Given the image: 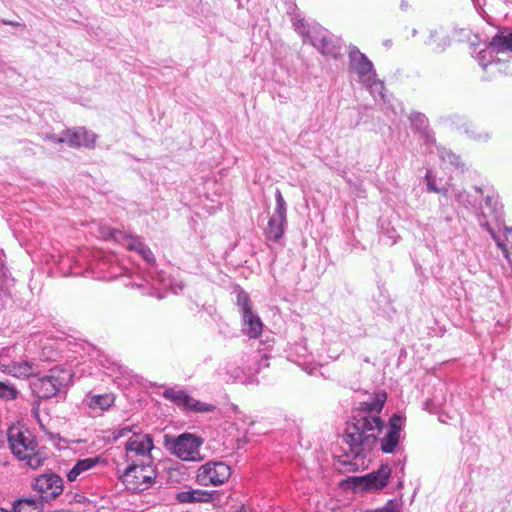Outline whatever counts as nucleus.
<instances>
[{
    "label": "nucleus",
    "instance_id": "1",
    "mask_svg": "<svg viewBox=\"0 0 512 512\" xmlns=\"http://www.w3.org/2000/svg\"><path fill=\"white\" fill-rule=\"evenodd\" d=\"M386 400V392L376 393L369 400L360 403L351 422L346 424L344 438L352 456V460L342 461L347 471H357L364 467L365 460L377 443V436L385 426L379 414Z\"/></svg>",
    "mask_w": 512,
    "mask_h": 512
},
{
    "label": "nucleus",
    "instance_id": "2",
    "mask_svg": "<svg viewBox=\"0 0 512 512\" xmlns=\"http://www.w3.org/2000/svg\"><path fill=\"white\" fill-rule=\"evenodd\" d=\"M473 190L480 196L475 211L479 225L491 235L498 248L502 251L504 258L512 265L506 243L500 239L495 229L492 227V223L496 226L502 224L504 218L503 205L499 200L498 194L492 188L482 186H474Z\"/></svg>",
    "mask_w": 512,
    "mask_h": 512
},
{
    "label": "nucleus",
    "instance_id": "3",
    "mask_svg": "<svg viewBox=\"0 0 512 512\" xmlns=\"http://www.w3.org/2000/svg\"><path fill=\"white\" fill-rule=\"evenodd\" d=\"M9 447L12 453L32 469L40 467L45 456L37 450L38 443L32 433L20 426H10L6 432Z\"/></svg>",
    "mask_w": 512,
    "mask_h": 512
},
{
    "label": "nucleus",
    "instance_id": "4",
    "mask_svg": "<svg viewBox=\"0 0 512 512\" xmlns=\"http://www.w3.org/2000/svg\"><path fill=\"white\" fill-rule=\"evenodd\" d=\"M295 31L302 37L304 43L310 42L323 55L338 58L341 54V40L327 29L313 25L309 26L304 19H293Z\"/></svg>",
    "mask_w": 512,
    "mask_h": 512
},
{
    "label": "nucleus",
    "instance_id": "5",
    "mask_svg": "<svg viewBox=\"0 0 512 512\" xmlns=\"http://www.w3.org/2000/svg\"><path fill=\"white\" fill-rule=\"evenodd\" d=\"M72 372L62 366H54L46 374L34 375L30 386L35 396L50 399L64 392L72 381Z\"/></svg>",
    "mask_w": 512,
    "mask_h": 512
},
{
    "label": "nucleus",
    "instance_id": "6",
    "mask_svg": "<svg viewBox=\"0 0 512 512\" xmlns=\"http://www.w3.org/2000/svg\"><path fill=\"white\" fill-rule=\"evenodd\" d=\"M151 461L132 463L120 476V480L131 491H144L152 486L156 473Z\"/></svg>",
    "mask_w": 512,
    "mask_h": 512
},
{
    "label": "nucleus",
    "instance_id": "7",
    "mask_svg": "<svg viewBox=\"0 0 512 512\" xmlns=\"http://www.w3.org/2000/svg\"><path fill=\"white\" fill-rule=\"evenodd\" d=\"M31 488L42 503H50L63 493L64 481L56 473H44L35 477Z\"/></svg>",
    "mask_w": 512,
    "mask_h": 512
},
{
    "label": "nucleus",
    "instance_id": "8",
    "mask_svg": "<svg viewBox=\"0 0 512 512\" xmlns=\"http://www.w3.org/2000/svg\"><path fill=\"white\" fill-rule=\"evenodd\" d=\"M231 476V468L222 461H208L200 466L196 474V482L201 486H219Z\"/></svg>",
    "mask_w": 512,
    "mask_h": 512
},
{
    "label": "nucleus",
    "instance_id": "9",
    "mask_svg": "<svg viewBox=\"0 0 512 512\" xmlns=\"http://www.w3.org/2000/svg\"><path fill=\"white\" fill-rule=\"evenodd\" d=\"M391 473L392 470L388 464H381L376 471L360 477H351L349 481L356 491H379L387 486Z\"/></svg>",
    "mask_w": 512,
    "mask_h": 512
},
{
    "label": "nucleus",
    "instance_id": "10",
    "mask_svg": "<svg viewBox=\"0 0 512 512\" xmlns=\"http://www.w3.org/2000/svg\"><path fill=\"white\" fill-rule=\"evenodd\" d=\"M167 445L173 455L177 456L183 461H197L201 459L200 446L202 440L192 434L183 433Z\"/></svg>",
    "mask_w": 512,
    "mask_h": 512
},
{
    "label": "nucleus",
    "instance_id": "11",
    "mask_svg": "<svg viewBox=\"0 0 512 512\" xmlns=\"http://www.w3.org/2000/svg\"><path fill=\"white\" fill-rule=\"evenodd\" d=\"M348 60L349 70L356 74L359 83L369 81L376 73L372 61L354 45L349 46Z\"/></svg>",
    "mask_w": 512,
    "mask_h": 512
},
{
    "label": "nucleus",
    "instance_id": "12",
    "mask_svg": "<svg viewBox=\"0 0 512 512\" xmlns=\"http://www.w3.org/2000/svg\"><path fill=\"white\" fill-rule=\"evenodd\" d=\"M404 419L401 413H394L390 417L387 432L384 437L380 439V449L383 453L393 454L397 451Z\"/></svg>",
    "mask_w": 512,
    "mask_h": 512
},
{
    "label": "nucleus",
    "instance_id": "13",
    "mask_svg": "<svg viewBox=\"0 0 512 512\" xmlns=\"http://www.w3.org/2000/svg\"><path fill=\"white\" fill-rule=\"evenodd\" d=\"M111 236L128 250L135 251L148 265L155 263V257L151 249L138 236L127 235L121 231H113Z\"/></svg>",
    "mask_w": 512,
    "mask_h": 512
},
{
    "label": "nucleus",
    "instance_id": "14",
    "mask_svg": "<svg viewBox=\"0 0 512 512\" xmlns=\"http://www.w3.org/2000/svg\"><path fill=\"white\" fill-rule=\"evenodd\" d=\"M111 236L128 250L135 251L148 265L155 263V257L151 249L138 236L127 235L121 231H113Z\"/></svg>",
    "mask_w": 512,
    "mask_h": 512
},
{
    "label": "nucleus",
    "instance_id": "15",
    "mask_svg": "<svg viewBox=\"0 0 512 512\" xmlns=\"http://www.w3.org/2000/svg\"><path fill=\"white\" fill-rule=\"evenodd\" d=\"M118 278L124 279L123 284L126 287L143 288L144 284L147 282L146 278L134 272L132 268L120 263L119 259L116 257V260L112 263V266H110V274H105L104 280H114Z\"/></svg>",
    "mask_w": 512,
    "mask_h": 512
},
{
    "label": "nucleus",
    "instance_id": "16",
    "mask_svg": "<svg viewBox=\"0 0 512 512\" xmlns=\"http://www.w3.org/2000/svg\"><path fill=\"white\" fill-rule=\"evenodd\" d=\"M153 449V440L149 434H142L138 431H133L132 437L126 444V452L128 458L134 456L142 457L145 461H151V450Z\"/></svg>",
    "mask_w": 512,
    "mask_h": 512
},
{
    "label": "nucleus",
    "instance_id": "17",
    "mask_svg": "<svg viewBox=\"0 0 512 512\" xmlns=\"http://www.w3.org/2000/svg\"><path fill=\"white\" fill-rule=\"evenodd\" d=\"M60 142H66L71 147H93L96 141V134L85 128L67 130L59 139Z\"/></svg>",
    "mask_w": 512,
    "mask_h": 512
},
{
    "label": "nucleus",
    "instance_id": "18",
    "mask_svg": "<svg viewBox=\"0 0 512 512\" xmlns=\"http://www.w3.org/2000/svg\"><path fill=\"white\" fill-rule=\"evenodd\" d=\"M94 259L90 263V269L92 270L93 276L97 279L104 280L105 274H110V266L116 260V255L103 252H96L93 255Z\"/></svg>",
    "mask_w": 512,
    "mask_h": 512
},
{
    "label": "nucleus",
    "instance_id": "19",
    "mask_svg": "<svg viewBox=\"0 0 512 512\" xmlns=\"http://www.w3.org/2000/svg\"><path fill=\"white\" fill-rule=\"evenodd\" d=\"M489 43L496 54L512 51V28L499 29Z\"/></svg>",
    "mask_w": 512,
    "mask_h": 512
},
{
    "label": "nucleus",
    "instance_id": "20",
    "mask_svg": "<svg viewBox=\"0 0 512 512\" xmlns=\"http://www.w3.org/2000/svg\"><path fill=\"white\" fill-rule=\"evenodd\" d=\"M2 372L17 378L33 377L34 364L29 361H11L1 365Z\"/></svg>",
    "mask_w": 512,
    "mask_h": 512
},
{
    "label": "nucleus",
    "instance_id": "21",
    "mask_svg": "<svg viewBox=\"0 0 512 512\" xmlns=\"http://www.w3.org/2000/svg\"><path fill=\"white\" fill-rule=\"evenodd\" d=\"M115 396L112 393L92 394L88 393L83 403L92 410L106 411L114 405Z\"/></svg>",
    "mask_w": 512,
    "mask_h": 512
},
{
    "label": "nucleus",
    "instance_id": "22",
    "mask_svg": "<svg viewBox=\"0 0 512 512\" xmlns=\"http://www.w3.org/2000/svg\"><path fill=\"white\" fill-rule=\"evenodd\" d=\"M242 316V331L245 335L250 338L258 337L263 329V323L260 317L253 312V310L247 313L241 314Z\"/></svg>",
    "mask_w": 512,
    "mask_h": 512
},
{
    "label": "nucleus",
    "instance_id": "23",
    "mask_svg": "<svg viewBox=\"0 0 512 512\" xmlns=\"http://www.w3.org/2000/svg\"><path fill=\"white\" fill-rule=\"evenodd\" d=\"M454 200L466 209L476 211L478 201L480 199L479 194L475 191L474 193L468 192L465 189L452 188Z\"/></svg>",
    "mask_w": 512,
    "mask_h": 512
},
{
    "label": "nucleus",
    "instance_id": "24",
    "mask_svg": "<svg viewBox=\"0 0 512 512\" xmlns=\"http://www.w3.org/2000/svg\"><path fill=\"white\" fill-rule=\"evenodd\" d=\"M425 44L430 46L431 49L436 53L443 52L447 47L450 46V37L443 34L438 29L430 30L428 38L425 40Z\"/></svg>",
    "mask_w": 512,
    "mask_h": 512
},
{
    "label": "nucleus",
    "instance_id": "25",
    "mask_svg": "<svg viewBox=\"0 0 512 512\" xmlns=\"http://www.w3.org/2000/svg\"><path fill=\"white\" fill-rule=\"evenodd\" d=\"M460 129L471 140L479 143H486L492 137V132L483 130L472 122H464Z\"/></svg>",
    "mask_w": 512,
    "mask_h": 512
},
{
    "label": "nucleus",
    "instance_id": "26",
    "mask_svg": "<svg viewBox=\"0 0 512 512\" xmlns=\"http://www.w3.org/2000/svg\"><path fill=\"white\" fill-rule=\"evenodd\" d=\"M176 499L180 503L209 502L212 500V494L200 489H191L178 492Z\"/></svg>",
    "mask_w": 512,
    "mask_h": 512
},
{
    "label": "nucleus",
    "instance_id": "27",
    "mask_svg": "<svg viewBox=\"0 0 512 512\" xmlns=\"http://www.w3.org/2000/svg\"><path fill=\"white\" fill-rule=\"evenodd\" d=\"M100 461L99 457H90L78 460L72 469L67 473V480L74 482L83 472L90 470Z\"/></svg>",
    "mask_w": 512,
    "mask_h": 512
},
{
    "label": "nucleus",
    "instance_id": "28",
    "mask_svg": "<svg viewBox=\"0 0 512 512\" xmlns=\"http://www.w3.org/2000/svg\"><path fill=\"white\" fill-rule=\"evenodd\" d=\"M287 220H282L279 217L271 216L268 221V226L265 230V235L268 240L278 242L284 234V225Z\"/></svg>",
    "mask_w": 512,
    "mask_h": 512
},
{
    "label": "nucleus",
    "instance_id": "29",
    "mask_svg": "<svg viewBox=\"0 0 512 512\" xmlns=\"http://www.w3.org/2000/svg\"><path fill=\"white\" fill-rule=\"evenodd\" d=\"M361 84L369 91L375 101L384 100V82L377 77V73L369 77V81L361 82Z\"/></svg>",
    "mask_w": 512,
    "mask_h": 512
},
{
    "label": "nucleus",
    "instance_id": "30",
    "mask_svg": "<svg viewBox=\"0 0 512 512\" xmlns=\"http://www.w3.org/2000/svg\"><path fill=\"white\" fill-rule=\"evenodd\" d=\"M162 396L181 409L185 404H187V400L190 397L185 390L175 388H166L163 391Z\"/></svg>",
    "mask_w": 512,
    "mask_h": 512
},
{
    "label": "nucleus",
    "instance_id": "31",
    "mask_svg": "<svg viewBox=\"0 0 512 512\" xmlns=\"http://www.w3.org/2000/svg\"><path fill=\"white\" fill-rule=\"evenodd\" d=\"M234 293L236 294V305L240 313L243 314L251 311L252 303L249 294L239 285L234 287Z\"/></svg>",
    "mask_w": 512,
    "mask_h": 512
},
{
    "label": "nucleus",
    "instance_id": "32",
    "mask_svg": "<svg viewBox=\"0 0 512 512\" xmlns=\"http://www.w3.org/2000/svg\"><path fill=\"white\" fill-rule=\"evenodd\" d=\"M215 409V406L209 403L201 402L199 400L194 399L193 397H189L187 400V404L182 407V410L185 412H194V413H206L211 412Z\"/></svg>",
    "mask_w": 512,
    "mask_h": 512
},
{
    "label": "nucleus",
    "instance_id": "33",
    "mask_svg": "<svg viewBox=\"0 0 512 512\" xmlns=\"http://www.w3.org/2000/svg\"><path fill=\"white\" fill-rule=\"evenodd\" d=\"M495 51H492L490 44L487 48L479 51L476 55V61L483 68L486 69L490 65L497 64L499 59L494 55Z\"/></svg>",
    "mask_w": 512,
    "mask_h": 512
},
{
    "label": "nucleus",
    "instance_id": "34",
    "mask_svg": "<svg viewBox=\"0 0 512 512\" xmlns=\"http://www.w3.org/2000/svg\"><path fill=\"white\" fill-rule=\"evenodd\" d=\"M438 155L442 162L448 163L456 169H463V164L460 161V157L451 150L444 147H438Z\"/></svg>",
    "mask_w": 512,
    "mask_h": 512
},
{
    "label": "nucleus",
    "instance_id": "35",
    "mask_svg": "<svg viewBox=\"0 0 512 512\" xmlns=\"http://www.w3.org/2000/svg\"><path fill=\"white\" fill-rule=\"evenodd\" d=\"M409 121L411 123L412 129L418 133L426 131V129L429 127L428 118L421 112H412L409 116Z\"/></svg>",
    "mask_w": 512,
    "mask_h": 512
},
{
    "label": "nucleus",
    "instance_id": "36",
    "mask_svg": "<svg viewBox=\"0 0 512 512\" xmlns=\"http://www.w3.org/2000/svg\"><path fill=\"white\" fill-rule=\"evenodd\" d=\"M307 356H308V349L306 346L305 339H301L300 342L295 343L291 347L289 357L291 358L292 361L297 362L299 365H301L299 360L305 359Z\"/></svg>",
    "mask_w": 512,
    "mask_h": 512
},
{
    "label": "nucleus",
    "instance_id": "37",
    "mask_svg": "<svg viewBox=\"0 0 512 512\" xmlns=\"http://www.w3.org/2000/svg\"><path fill=\"white\" fill-rule=\"evenodd\" d=\"M275 201H276V207L274 210V213L272 216L279 217L282 220H287V205L286 201L284 200L282 193L280 189H276L275 191Z\"/></svg>",
    "mask_w": 512,
    "mask_h": 512
},
{
    "label": "nucleus",
    "instance_id": "38",
    "mask_svg": "<svg viewBox=\"0 0 512 512\" xmlns=\"http://www.w3.org/2000/svg\"><path fill=\"white\" fill-rule=\"evenodd\" d=\"M254 366L249 367L251 373H259L262 369L267 368L269 366L270 355L267 353H261L258 351L256 355L253 357Z\"/></svg>",
    "mask_w": 512,
    "mask_h": 512
},
{
    "label": "nucleus",
    "instance_id": "39",
    "mask_svg": "<svg viewBox=\"0 0 512 512\" xmlns=\"http://www.w3.org/2000/svg\"><path fill=\"white\" fill-rule=\"evenodd\" d=\"M18 396V391L14 385L0 381V398L5 400H14Z\"/></svg>",
    "mask_w": 512,
    "mask_h": 512
},
{
    "label": "nucleus",
    "instance_id": "40",
    "mask_svg": "<svg viewBox=\"0 0 512 512\" xmlns=\"http://www.w3.org/2000/svg\"><path fill=\"white\" fill-rule=\"evenodd\" d=\"M400 238L399 234L394 228H388L383 231L380 236V241L385 245H394Z\"/></svg>",
    "mask_w": 512,
    "mask_h": 512
},
{
    "label": "nucleus",
    "instance_id": "41",
    "mask_svg": "<svg viewBox=\"0 0 512 512\" xmlns=\"http://www.w3.org/2000/svg\"><path fill=\"white\" fill-rule=\"evenodd\" d=\"M425 182H426L427 191L440 192V188L436 184V176L431 169H428L426 171Z\"/></svg>",
    "mask_w": 512,
    "mask_h": 512
},
{
    "label": "nucleus",
    "instance_id": "42",
    "mask_svg": "<svg viewBox=\"0 0 512 512\" xmlns=\"http://www.w3.org/2000/svg\"><path fill=\"white\" fill-rule=\"evenodd\" d=\"M136 429H138L136 426L121 427L113 432V438L114 440H118L119 438L128 435L130 432L133 433V431H136Z\"/></svg>",
    "mask_w": 512,
    "mask_h": 512
},
{
    "label": "nucleus",
    "instance_id": "43",
    "mask_svg": "<svg viewBox=\"0 0 512 512\" xmlns=\"http://www.w3.org/2000/svg\"><path fill=\"white\" fill-rule=\"evenodd\" d=\"M366 512H399L397 504L394 500H389L382 508L368 510Z\"/></svg>",
    "mask_w": 512,
    "mask_h": 512
},
{
    "label": "nucleus",
    "instance_id": "44",
    "mask_svg": "<svg viewBox=\"0 0 512 512\" xmlns=\"http://www.w3.org/2000/svg\"><path fill=\"white\" fill-rule=\"evenodd\" d=\"M419 134L424 138L427 145L436 144L434 132L429 127L426 129V131H422Z\"/></svg>",
    "mask_w": 512,
    "mask_h": 512
},
{
    "label": "nucleus",
    "instance_id": "45",
    "mask_svg": "<svg viewBox=\"0 0 512 512\" xmlns=\"http://www.w3.org/2000/svg\"><path fill=\"white\" fill-rule=\"evenodd\" d=\"M185 285L182 281L173 280L170 283V289L174 294H179L183 291Z\"/></svg>",
    "mask_w": 512,
    "mask_h": 512
},
{
    "label": "nucleus",
    "instance_id": "46",
    "mask_svg": "<svg viewBox=\"0 0 512 512\" xmlns=\"http://www.w3.org/2000/svg\"><path fill=\"white\" fill-rule=\"evenodd\" d=\"M498 228H503V231H504V236H505V240L506 242L508 243H511L512 244V226L511 227H508L504 224V222L502 224H500L499 226H497Z\"/></svg>",
    "mask_w": 512,
    "mask_h": 512
},
{
    "label": "nucleus",
    "instance_id": "47",
    "mask_svg": "<svg viewBox=\"0 0 512 512\" xmlns=\"http://www.w3.org/2000/svg\"><path fill=\"white\" fill-rule=\"evenodd\" d=\"M440 218L443 219L446 223H449L452 221V215L449 213H446L445 210H441Z\"/></svg>",
    "mask_w": 512,
    "mask_h": 512
},
{
    "label": "nucleus",
    "instance_id": "48",
    "mask_svg": "<svg viewBox=\"0 0 512 512\" xmlns=\"http://www.w3.org/2000/svg\"><path fill=\"white\" fill-rule=\"evenodd\" d=\"M116 370L119 374H123L124 373V368L120 365H117L115 369L112 370V372H107V374L111 377L114 376V374L116 373Z\"/></svg>",
    "mask_w": 512,
    "mask_h": 512
},
{
    "label": "nucleus",
    "instance_id": "49",
    "mask_svg": "<svg viewBox=\"0 0 512 512\" xmlns=\"http://www.w3.org/2000/svg\"><path fill=\"white\" fill-rule=\"evenodd\" d=\"M409 7H410V5H409L407 0H401V2H400V9L402 11H408Z\"/></svg>",
    "mask_w": 512,
    "mask_h": 512
},
{
    "label": "nucleus",
    "instance_id": "50",
    "mask_svg": "<svg viewBox=\"0 0 512 512\" xmlns=\"http://www.w3.org/2000/svg\"><path fill=\"white\" fill-rule=\"evenodd\" d=\"M46 138H47V139H49V140H51V141H53V142H55V143H61V142L59 141V139H60L61 137H58V136H56V135H47V136H46Z\"/></svg>",
    "mask_w": 512,
    "mask_h": 512
},
{
    "label": "nucleus",
    "instance_id": "51",
    "mask_svg": "<svg viewBox=\"0 0 512 512\" xmlns=\"http://www.w3.org/2000/svg\"><path fill=\"white\" fill-rule=\"evenodd\" d=\"M438 194H441L442 196L444 197H448V194H449V190L446 189V188H440V192H437Z\"/></svg>",
    "mask_w": 512,
    "mask_h": 512
},
{
    "label": "nucleus",
    "instance_id": "52",
    "mask_svg": "<svg viewBox=\"0 0 512 512\" xmlns=\"http://www.w3.org/2000/svg\"><path fill=\"white\" fill-rule=\"evenodd\" d=\"M383 110H384L385 115L390 116V112H389V107L388 106H385L383 108Z\"/></svg>",
    "mask_w": 512,
    "mask_h": 512
},
{
    "label": "nucleus",
    "instance_id": "53",
    "mask_svg": "<svg viewBox=\"0 0 512 512\" xmlns=\"http://www.w3.org/2000/svg\"><path fill=\"white\" fill-rule=\"evenodd\" d=\"M2 22H3L4 24L15 25V23H13V22H8V21H5V20H3Z\"/></svg>",
    "mask_w": 512,
    "mask_h": 512
},
{
    "label": "nucleus",
    "instance_id": "54",
    "mask_svg": "<svg viewBox=\"0 0 512 512\" xmlns=\"http://www.w3.org/2000/svg\"><path fill=\"white\" fill-rule=\"evenodd\" d=\"M59 440L63 441V442H64V444H66V443H67V440L62 439L61 437H59Z\"/></svg>",
    "mask_w": 512,
    "mask_h": 512
},
{
    "label": "nucleus",
    "instance_id": "55",
    "mask_svg": "<svg viewBox=\"0 0 512 512\" xmlns=\"http://www.w3.org/2000/svg\"><path fill=\"white\" fill-rule=\"evenodd\" d=\"M237 512H248V511H247V510H245V509H241V510H239V511H237Z\"/></svg>",
    "mask_w": 512,
    "mask_h": 512
},
{
    "label": "nucleus",
    "instance_id": "56",
    "mask_svg": "<svg viewBox=\"0 0 512 512\" xmlns=\"http://www.w3.org/2000/svg\"><path fill=\"white\" fill-rule=\"evenodd\" d=\"M404 469V462L401 464V470Z\"/></svg>",
    "mask_w": 512,
    "mask_h": 512
}]
</instances>
